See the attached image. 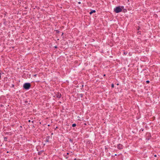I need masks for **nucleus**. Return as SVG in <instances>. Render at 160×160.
Returning a JSON list of instances; mask_svg holds the SVG:
<instances>
[{"instance_id": "nucleus-6", "label": "nucleus", "mask_w": 160, "mask_h": 160, "mask_svg": "<svg viewBox=\"0 0 160 160\" xmlns=\"http://www.w3.org/2000/svg\"><path fill=\"white\" fill-rule=\"evenodd\" d=\"M43 152H44L43 150H41L39 152H38V155H41L42 154V153Z\"/></svg>"}, {"instance_id": "nucleus-24", "label": "nucleus", "mask_w": 160, "mask_h": 160, "mask_svg": "<svg viewBox=\"0 0 160 160\" xmlns=\"http://www.w3.org/2000/svg\"><path fill=\"white\" fill-rule=\"evenodd\" d=\"M54 48H57V46H55V47H54Z\"/></svg>"}, {"instance_id": "nucleus-11", "label": "nucleus", "mask_w": 160, "mask_h": 160, "mask_svg": "<svg viewBox=\"0 0 160 160\" xmlns=\"http://www.w3.org/2000/svg\"><path fill=\"white\" fill-rule=\"evenodd\" d=\"M56 32L58 33L59 32V31L58 30H56Z\"/></svg>"}, {"instance_id": "nucleus-32", "label": "nucleus", "mask_w": 160, "mask_h": 160, "mask_svg": "<svg viewBox=\"0 0 160 160\" xmlns=\"http://www.w3.org/2000/svg\"><path fill=\"white\" fill-rule=\"evenodd\" d=\"M27 102V101H25V102Z\"/></svg>"}, {"instance_id": "nucleus-16", "label": "nucleus", "mask_w": 160, "mask_h": 160, "mask_svg": "<svg viewBox=\"0 0 160 160\" xmlns=\"http://www.w3.org/2000/svg\"><path fill=\"white\" fill-rule=\"evenodd\" d=\"M35 128V127L34 125H33L32 126V128Z\"/></svg>"}, {"instance_id": "nucleus-26", "label": "nucleus", "mask_w": 160, "mask_h": 160, "mask_svg": "<svg viewBox=\"0 0 160 160\" xmlns=\"http://www.w3.org/2000/svg\"><path fill=\"white\" fill-rule=\"evenodd\" d=\"M154 156L155 157H157V155H156V154H155V155H154Z\"/></svg>"}, {"instance_id": "nucleus-4", "label": "nucleus", "mask_w": 160, "mask_h": 160, "mask_svg": "<svg viewBox=\"0 0 160 160\" xmlns=\"http://www.w3.org/2000/svg\"><path fill=\"white\" fill-rule=\"evenodd\" d=\"M56 96L57 98H60L61 97L62 95L61 93L58 92L56 93Z\"/></svg>"}, {"instance_id": "nucleus-18", "label": "nucleus", "mask_w": 160, "mask_h": 160, "mask_svg": "<svg viewBox=\"0 0 160 160\" xmlns=\"http://www.w3.org/2000/svg\"><path fill=\"white\" fill-rule=\"evenodd\" d=\"M14 87V85L12 84V87L13 88V87Z\"/></svg>"}, {"instance_id": "nucleus-8", "label": "nucleus", "mask_w": 160, "mask_h": 160, "mask_svg": "<svg viewBox=\"0 0 160 160\" xmlns=\"http://www.w3.org/2000/svg\"><path fill=\"white\" fill-rule=\"evenodd\" d=\"M8 137H4V140L5 141H7V140Z\"/></svg>"}, {"instance_id": "nucleus-10", "label": "nucleus", "mask_w": 160, "mask_h": 160, "mask_svg": "<svg viewBox=\"0 0 160 160\" xmlns=\"http://www.w3.org/2000/svg\"><path fill=\"white\" fill-rule=\"evenodd\" d=\"M79 96H80L81 98H82L83 97V94L82 93L80 94Z\"/></svg>"}, {"instance_id": "nucleus-28", "label": "nucleus", "mask_w": 160, "mask_h": 160, "mask_svg": "<svg viewBox=\"0 0 160 160\" xmlns=\"http://www.w3.org/2000/svg\"><path fill=\"white\" fill-rule=\"evenodd\" d=\"M28 122H31V121H30V120H29L28 121Z\"/></svg>"}, {"instance_id": "nucleus-2", "label": "nucleus", "mask_w": 160, "mask_h": 160, "mask_svg": "<svg viewBox=\"0 0 160 160\" xmlns=\"http://www.w3.org/2000/svg\"><path fill=\"white\" fill-rule=\"evenodd\" d=\"M31 87V85L30 83H25L23 85V88L26 90H28Z\"/></svg>"}, {"instance_id": "nucleus-38", "label": "nucleus", "mask_w": 160, "mask_h": 160, "mask_svg": "<svg viewBox=\"0 0 160 160\" xmlns=\"http://www.w3.org/2000/svg\"><path fill=\"white\" fill-rule=\"evenodd\" d=\"M76 158H75V159H74V160H76Z\"/></svg>"}, {"instance_id": "nucleus-27", "label": "nucleus", "mask_w": 160, "mask_h": 160, "mask_svg": "<svg viewBox=\"0 0 160 160\" xmlns=\"http://www.w3.org/2000/svg\"><path fill=\"white\" fill-rule=\"evenodd\" d=\"M83 86H83V85H82V88H83Z\"/></svg>"}, {"instance_id": "nucleus-19", "label": "nucleus", "mask_w": 160, "mask_h": 160, "mask_svg": "<svg viewBox=\"0 0 160 160\" xmlns=\"http://www.w3.org/2000/svg\"><path fill=\"white\" fill-rule=\"evenodd\" d=\"M37 75L36 74L34 75L33 76L36 77Z\"/></svg>"}, {"instance_id": "nucleus-22", "label": "nucleus", "mask_w": 160, "mask_h": 160, "mask_svg": "<svg viewBox=\"0 0 160 160\" xmlns=\"http://www.w3.org/2000/svg\"><path fill=\"white\" fill-rule=\"evenodd\" d=\"M9 132H6V134H8Z\"/></svg>"}, {"instance_id": "nucleus-7", "label": "nucleus", "mask_w": 160, "mask_h": 160, "mask_svg": "<svg viewBox=\"0 0 160 160\" xmlns=\"http://www.w3.org/2000/svg\"><path fill=\"white\" fill-rule=\"evenodd\" d=\"M96 12V11L95 10H92L91 12H89V14H92L93 13H95Z\"/></svg>"}, {"instance_id": "nucleus-20", "label": "nucleus", "mask_w": 160, "mask_h": 160, "mask_svg": "<svg viewBox=\"0 0 160 160\" xmlns=\"http://www.w3.org/2000/svg\"><path fill=\"white\" fill-rule=\"evenodd\" d=\"M78 3L79 4H80L81 3V2H78Z\"/></svg>"}, {"instance_id": "nucleus-15", "label": "nucleus", "mask_w": 160, "mask_h": 160, "mask_svg": "<svg viewBox=\"0 0 160 160\" xmlns=\"http://www.w3.org/2000/svg\"><path fill=\"white\" fill-rule=\"evenodd\" d=\"M146 82L147 83H149L150 82V81H149V80H147V81H146Z\"/></svg>"}, {"instance_id": "nucleus-23", "label": "nucleus", "mask_w": 160, "mask_h": 160, "mask_svg": "<svg viewBox=\"0 0 160 160\" xmlns=\"http://www.w3.org/2000/svg\"><path fill=\"white\" fill-rule=\"evenodd\" d=\"M65 156L66 157V158H68V157H67V156H66V155H65Z\"/></svg>"}, {"instance_id": "nucleus-33", "label": "nucleus", "mask_w": 160, "mask_h": 160, "mask_svg": "<svg viewBox=\"0 0 160 160\" xmlns=\"http://www.w3.org/2000/svg\"><path fill=\"white\" fill-rule=\"evenodd\" d=\"M48 126H50V125H49V124L48 125Z\"/></svg>"}, {"instance_id": "nucleus-34", "label": "nucleus", "mask_w": 160, "mask_h": 160, "mask_svg": "<svg viewBox=\"0 0 160 160\" xmlns=\"http://www.w3.org/2000/svg\"><path fill=\"white\" fill-rule=\"evenodd\" d=\"M20 127L21 128H22V126H20Z\"/></svg>"}, {"instance_id": "nucleus-35", "label": "nucleus", "mask_w": 160, "mask_h": 160, "mask_svg": "<svg viewBox=\"0 0 160 160\" xmlns=\"http://www.w3.org/2000/svg\"><path fill=\"white\" fill-rule=\"evenodd\" d=\"M105 75H105V74H104L103 76H105Z\"/></svg>"}, {"instance_id": "nucleus-5", "label": "nucleus", "mask_w": 160, "mask_h": 160, "mask_svg": "<svg viewBox=\"0 0 160 160\" xmlns=\"http://www.w3.org/2000/svg\"><path fill=\"white\" fill-rule=\"evenodd\" d=\"M50 138V137L49 136H47L46 138L45 142H49Z\"/></svg>"}, {"instance_id": "nucleus-21", "label": "nucleus", "mask_w": 160, "mask_h": 160, "mask_svg": "<svg viewBox=\"0 0 160 160\" xmlns=\"http://www.w3.org/2000/svg\"><path fill=\"white\" fill-rule=\"evenodd\" d=\"M143 130H144V129H143L142 128V129H141V130H142V131H143Z\"/></svg>"}, {"instance_id": "nucleus-17", "label": "nucleus", "mask_w": 160, "mask_h": 160, "mask_svg": "<svg viewBox=\"0 0 160 160\" xmlns=\"http://www.w3.org/2000/svg\"><path fill=\"white\" fill-rule=\"evenodd\" d=\"M1 78V73H0V79Z\"/></svg>"}, {"instance_id": "nucleus-1", "label": "nucleus", "mask_w": 160, "mask_h": 160, "mask_svg": "<svg viewBox=\"0 0 160 160\" xmlns=\"http://www.w3.org/2000/svg\"><path fill=\"white\" fill-rule=\"evenodd\" d=\"M124 7L123 6L120 7V6L114 8V11L116 13H118L121 12L122 11V9H123Z\"/></svg>"}, {"instance_id": "nucleus-25", "label": "nucleus", "mask_w": 160, "mask_h": 160, "mask_svg": "<svg viewBox=\"0 0 160 160\" xmlns=\"http://www.w3.org/2000/svg\"><path fill=\"white\" fill-rule=\"evenodd\" d=\"M34 121H32V123H34Z\"/></svg>"}, {"instance_id": "nucleus-37", "label": "nucleus", "mask_w": 160, "mask_h": 160, "mask_svg": "<svg viewBox=\"0 0 160 160\" xmlns=\"http://www.w3.org/2000/svg\"><path fill=\"white\" fill-rule=\"evenodd\" d=\"M115 156H117V154H115Z\"/></svg>"}, {"instance_id": "nucleus-36", "label": "nucleus", "mask_w": 160, "mask_h": 160, "mask_svg": "<svg viewBox=\"0 0 160 160\" xmlns=\"http://www.w3.org/2000/svg\"><path fill=\"white\" fill-rule=\"evenodd\" d=\"M58 128V127H56V128L55 129H56V128Z\"/></svg>"}, {"instance_id": "nucleus-3", "label": "nucleus", "mask_w": 160, "mask_h": 160, "mask_svg": "<svg viewBox=\"0 0 160 160\" xmlns=\"http://www.w3.org/2000/svg\"><path fill=\"white\" fill-rule=\"evenodd\" d=\"M117 148L118 149L121 150L123 148V146L122 144L119 143L117 145Z\"/></svg>"}, {"instance_id": "nucleus-13", "label": "nucleus", "mask_w": 160, "mask_h": 160, "mask_svg": "<svg viewBox=\"0 0 160 160\" xmlns=\"http://www.w3.org/2000/svg\"><path fill=\"white\" fill-rule=\"evenodd\" d=\"M127 52H123V54L124 55H126L127 54Z\"/></svg>"}, {"instance_id": "nucleus-12", "label": "nucleus", "mask_w": 160, "mask_h": 160, "mask_svg": "<svg viewBox=\"0 0 160 160\" xmlns=\"http://www.w3.org/2000/svg\"><path fill=\"white\" fill-rule=\"evenodd\" d=\"M69 141L71 142H72L73 141L72 139H69Z\"/></svg>"}, {"instance_id": "nucleus-31", "label": "nucleus", "mask_w": 160, "mask_h": 160, "mask_svg": "<svg viewBox=\"0 0 160 160\" xmlns=\"http://www.w3.org/2000/svg\"><path fill=\"white\" fill-rule=\"evenodd\" d=\"M51 135H53V133H51Z\"/></svg>"}, {"instance_id": "nucleus-30", "label": "nucleus", "mask_w": 160, "mask_h": 160, "mask_svg": "<svg viewBox=\"0 0 160 160\" xmlns=\"http://www.w3.org/2000/svg\"><path fill=\"white\" fill-rule=\"evenodd\" d=\"M63 33L62 32V36L63 35Z\"/></svg>"}, {"instance_id": "nucleus-29", "label": "nucleus", "mask_w": 160, "mask_h": 160, "mask_svg": "<svg viewBox=\"0 0 160 160\" xmlns=\"http://www.w3.org/2000/svg\"><path fill=\"white\" fill-rule=\"evenodd\" d=\"M66 154H67V155H69V153L68 152Z\"/></svg>"}, {"instance_id": "nucleus-9", "label": "nucleus", "mask_w": 160, "mask_h": 160, "mask_svg": "<svg viewBox=\"0 0 160 160\" xmlns=\"http://www.w3.org/2000/svg\"><path fill=\"white\" fill-rule=\"evenodd\" d=\"M76 125L75 123H73V124H72V126L73 127H74L76 126Z\"/></svg>"}, {"instance_id": "nucleus-14", "label": "nucleus", "mask_w": 160, "mask_h": 160, "mask_svg": "<svg viewBox=\"0 0 160 160\" xmlns=\"http://www.w3.org/2000/svg\"><path fill=\"white\" fill-rule=\"evenodd\" d=\"M111 87H112V88H114V85L112 83V84H111Z\"/></svg>"}]
</instances>
